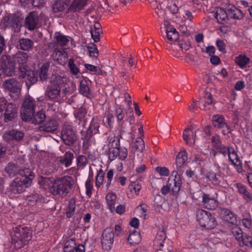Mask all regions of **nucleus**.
<instances>
[{
  "label": "nucleus",
  "instance_id": "58836bf2",
  "mask_svg": "<svg viewBox=\"0 0 252 252\" xmlns=\"http://www.w3.org/2000/svg\"><path fill=\"white\" fill-rule=\"evenodd\" d=\"M33 45V42L29 38H22L19 40V48L24 51H27Z\"/></svg>",
  "mask_w": 252,
  "mask_h": 252
},
{
  "label": "nucleus",
  "instance_id": "f3484780",
  "mask_svg": "<svg viewBox=\"0 0 252 252\" xmlns=\"http://www.w3.org/2000/svg\"><path fill=\"white\" fill-rule=\"evenodd\" d=\"M38 14L36 12H31L26 18L25 26L30 30H34L37 24Z\"/></svg>",
  "mask_w": 252,
  "mask_h": 252
},
{
  "label": "nucleus",
  "instance_id": "a19ab883",
  "mask_svg": "<svg viewBox=\"0 0 252 252\" xmlns=\"http://www.w3.org/2000/svg\"><path fill=\"white\" fill-rule=\"evenodd\" d=\"M7 65L6 64L2 65V71L4 74L9 76H11L14 74L15 66L13 63H9Z\"/></svg>",
  "mask_w": 252,
  "mask_h": 252
},
{
  "label": "nucleus",
  "instance_id": "774afa93",
  "mask_svg": "<svg viewBox=\"0 0 252 252\" xmlns=\"http://www.w3.org/2000/svg\"><path fill=\"white\" fill-rule=\"evenodd\" d=\"M213 145L217 149L221 148V142L218 136H215L212 138Z\"/></svg>",
  "mask_w": 252,
  "mask_h": 252
},
{
  "label": "nucleus",
  "instance_id": "1a4fd4ad",
  "mask_svg": "<svg viewBox=\"0 0 252 252\" xmlns=\"http://www.w3.org/2000/svg\"><path fill=\"white\" fill-rule=\"evenodd\" d=\"M182 180L180 175L177 171H174L169 178L168 183L173 193H177L182 185Z\"/></svg>",
  "mask_w": 252,
  "mask_h": 252
},
{
  "label": "nucleus",
  "instance_id": "13d9d810",
  "mask_svg": "<svg viewBox=\"0 0 252 252\" xmlns=\"http://www.w3.org/2000/svg\"><path fill=\"white\" fill-rule=\"evenodd\" d=\"M75 210V200L72 199L70 200L68 206L67 211L66 212L67 216L70 218L72 216Z\"/></svg>",
  "mask_w": 252,
  "mask_h": 252
},
{
  "label": "nucleus",
  "instance_id": "864d4df0",
  "mask_svg": "<svg viewBox=\"0 0 252 252\" xmlns=\"http://www.w3.org/2000/svg\"><path fill=\"white\" fill-rule=\"evenodd\" d=\"M232 233L236 239L237 240L238 242H241L244 237V236L242 235L241 229L239 227L235 226L232 228Z\"/></svg>",
  "mask_w": 252,
  "mask_h": 252
},
{
  "label": "nucleus",
  "instance_id": "de8ad7c7",
  "mask_svg": "<svg viewBox=\"0 0 252 252\" xmlns=\"http://www.w3.org/2000/svg\"><path fill=\"white\" fill-rule=\"evenodd\" d=\"M75 241L73 239L67 240L64 243L63 247L64 252H72L71 251L75 247Z\"/></svg>",
  "mask_w": 252,
  "mask_h": 252
},
{
  "label": "nucleus",
  "instance_id": "a18cd8bd",
  "mask_svg": "<svg viewBox=\"0 0 252 252\" xmlns=\"http://www.w3.org/2000/svg\"><path fill=\"white\" fill-rule=\"evenodd\" d=\"M104 172L102 169H99L97 171L95 177V186L98 188L103 184L104 182Z\"/></svg>",
  "mask_w": 252,
  "mask_h": 252
},
{
  "label": "nucleus",
  "instance_id": "2f4dec72",
  "mask_svg": "<svg viewBox=\"0 0 252 252\" xmlns=\"http://www.w3.org/2000/svg\"><path fill=\"white\" fill-rule=\"evenodd\" d=\"M188 159L187 153L185 150L181 151L177 156L176 164L177 167L181 168Z\"/></svg>",
  "mask_w": 252,
  "mask_h": 252
},
{
  "label": "nucleus",
  "instance_id": "6ab92c4d",
  "mask_svg": "<svg viewBox=\"0 0 252 252\" xmlns=\"http://www.w3.org/2000/svg\"><path fill=\"white\" fill-rule=\"evenodd\" d=\"M24 135V133L21 131L16 130H12L5 132L3 136V137L6 141H10L12 140L19 141L23 139Z\"/></svg>",
  "mask_w": 252,
  "mask_h": 252
},
{
  "label": "nucleus",
  "instance_id": "0e129e2a",
  "mask_svg": "<svg viewBox=\"0 0 252 252\" xmlns=\"http://www.w3.org/2000/svg\"><path fill=\"white\" fill-rule=\"evenodd\" d=\"M156 170L161 176H167L169 174L168 169L165 167H157Z\"/></svg>",
  "mask_w": 252,
  "mask_h": 252
},
{
  "label": "nucleus",
  "instance_id": "f257e3e1",
  "mask_svg": "<svg viewBox=\"0 0 252 252\" xmlns=\"http://www.w3.org/2000/svg\"><path fill=\"white\" fill-rule=\"evenodd\" d=\"M38 181L40 186L47 185L50 192L54 195L62 197L67 195L72 186V178L68 176L56 178L40 177Z\"/></svg>",
  "mask_w": 252,
  "mask_h": 252
},
{
  "label": "nucleus",
  "instance_id": "473e14b6",
  "mask_svg": "<svg viewBox=\"0 0 252 252\" xmlns=\"http://www.w3.org/2000/svg\"><path fill=\"white\" fill-rule=\"evenodd\" d=\"M250 61V59L245 54H240L235 57V62L241 68H244Z\"/></svg>",
  "mask_w": 252,
  "mask_h": 252
},
{
  "label": "nucleus",
  "instance_id": "4c0bfd02",
  "mask_svg": "<svg viewBox=\"0 0 252 252\" xmlns=\"http://www.w3.org/2000/svg\"><path fill=\"white\" fill-rule=\"evenodd\" d=\"M141 241L140 234L138 232L134 231L131 233L128 238L127 242L130 245H135L139 244Z\"/></svg>",
  "mask_w": 252,
  "mask_h": 252
},
{
  "label": "nucleus",
  "instance_id": "052dcab7",
  "mask_svg": "<svg viewBox=\"0 0 252 252\" xmlns=\"http://www.w3.org/2000/svg\"><path fill=\"white\" fill-rule=\"evenodd\" d=\"M88 49L90 53V56L96 57L98 55V50L96 46L92 43L89 45Z\"/></svg>",
  "mask_w": 252,
  "mask_h": 252
},
{
  "label": "nucleus",
  "instance_id": "7c9ffc66",
  "mask_svg": "<svg viewBox=\"0 0 252 252\" xmlns=\"http://www.w3.org/2000/svg\"><path fill=\"white\" fill-rule=\"evenodd\" d=\"M29 56L26 52L19 51L18 52L14 57V61L21 66H24V64L26 63L28 61Z\"/></svg>",
  "mask_w": 252,
  "mask_h": 252
},
{
  "label": "nucleus",
  "instance_id": "37998d69",
  "mask_svg": "<svg viewBox=\"0 0 252 252\" xmlns=\"http://www.w3.org/2000/svg\"><path fill=\"white\" fill-rule=\"evenodd\" d=\"M6 172L9 174L10 176H14L16 173H20L18 167L14 163H10L8 164L5 168ZM22 170V171H23Z\"/></svg>",
  "mask_w": 252,
  "mask_h": 252
},
{
  "label": "nucleus",
  "instance_id": "6e6552de",
  "mask_svg": "<svg viewBox=\"0 0 252 252\" xmlns=\"http://www.w3.org/2000/svg\"><path fill=\"white\" fill-rule=\"evenodd\" d=\"M114 234L111 228L105 229L102 233L101 243L102 248L105 250L111 249L114 242Z\"/></svg>",
  "mask_w": 252,
  "mask_h": 252
},
{
  "label": "nucleus",
  "instance_id": "412c9836",
  "mask_svg": "<svg viewBox=\"0 0 252 252\" xmlns=\"http://www.w3.org/2000/svg\"><path fill=\"white\" fill-rule=\"evenodd\" d=\"M228 17L241 20L243 18V12L234 5H229L227 7Z\"/></svg>",
  "mask_w": 252,
  "mask_h": 252
},
{
  "label": "nucleus",
  "instance_id": "cd10ccee",
  "mask_svg": "<svg viewBox=\"0 0 252 252\" xmlns=\"http://www.w3.org/2000/svg\"><path fill=\"white\" fill-rule=\"evenodd\" d=\"M53 57L54 60L61 63L66 61L67 54L63 49L62 50L55 49L53 54Z\"/></svg>",
  "mask_w": 252,
  "mask_h": 252
},
{
  "label": "nucleus",
  "instance_id": "603ef678",
  "mask_svg": "<svg viewBox=\"0 0 252 252\" xmlns=\"http://www.w3.org/2000/svg\"><path fill=\"white\" fill-rule=\"evenodd\" d=\"M114 115L119 125H120L125 118V113L123 109L121 107L116 108Z\"/></svg>",
  "mask_w": 252,
  "mask_h": 252
},
{
  "label": "nucleus",
  "instance_id": "423d86ee",
  "mask_svg": "<svg viewBox=\"0 0 252 252\" xmlns=\"http://www.w3.org/2000/svg\"><path fill=\"white\" fill-rule=\"evenodd\" d=\"M34 105V101L32 98L28 97L25 99L21 113L22 119L24 121H30L31 116L33 115Z\"/></svg>",
  "mask_w": 252,
  "mask_h": 252
},
{
  "label": "nucleus",
  "instance_id": "7ed1b4c3",
  "mask_svg": "<svg viewBox=\"0 0 252 252\" xmlns=\"http://www.w3.org/2000/svg\"><path fill=\"white\" fill-rule=\"evenodd\" d=\"M32 239L30 230L25 227H16L11 235L12 242L16 249H19L26 245Z\"/></svg>",
  "mask_w": 252,
  "mask_h": 252
},
{
  "label": "nucleus",
  "instance_id": "3c124183",
  "mask_svg": "<svg viewBox=\"0 0 252 252\" xmlns=\"http://www.w3.org/2000/svg\"><path fill=\"white\" fill-rule=\"evenodd\" d=\"M120 152V147H115L109 148V153L108 157L111 161L116 159L119 156Z\"/></svg>",
  "mask_w": 252,
  "mask_h": 252
},
{
  "label": "nucleus",
  "instance_id": "0eeeda50",
  "mask_svg": "<svg viewBox=\"0 0 252 252\" xmlns=\"http://www.w3.org/2000/svg\"><path fill=\"white\" fill-rule=\"evenodd\" d=\"M212 124L214 127L218 128H221L222 133L225 135L230 133L231 131L230 126L225 122L224 117L220 115H216L213 116Z\"/></svg>",
  "mask_w": 252,
  "mask_h": 252
},
{
  "label": "nucleus",
  "instance_id": "c03bdc74",
  "mask_svg": "<svg viewBox=\"0 0 252 252\" xmlns=\"http://www.w3.org/2000/svg\"><path fill=\"white\" fill-rule=\"evenodd\" d=\"M99 127V120L97 118H94L90 125L89 130L92 134H96L98 132Z\"/></svg>",
  "mask_w": 252,
  "mask_h": 252
},
{
  "label": "nucleus",
  "instance_id": "680f3d73",
  "mask_svg": "<svg viewBox=\"0 0 252 252\" xmlns=\"http://www.w3.org/2000/svg\"><path fill=\"white\" fill-rule=\"evenodd\" d=\"M85 66L87 69L94 73H97L99 74L101 72V70H100V68H98L97 67L94 65L86 63L85 64Z\"/></svg>",
  "mask_w": 252,
  "mask_h": 252
},
{
  "label": "nucleus",
  "instance_id": "5fc2aeb1",
  "mask_svg": "<svg viewBox=\"0 0 252 252\" xmlns=\"http://www.w3.org/2000/svg\"><path fill=\"white\" fill-rule=\"evenodd\" d=\"M180 0H173L168 5V8L170 12L173 14L177 13L178 11L180 4L179 1Z\"/></svg>",
  "mask_w": 252,
  "mask_h": 252
},
{
  "label": "nucleus",
  "instance_id": "9b49d317",
  "mask_svg": "<svg viewBox=\"0 0 252 252\" xmlns=\"http://www.w3.org/2000/svg\"><path fill=\"white\" fill-rule=\"evenodd\" d=\"M20 77L22 78L27 77V79L32 83L34 84L37 81V73L35 71L29 70L27 66H20Z\"/></svg>",
  "mask_w": 252,
  "mask_h": 252
},
{
  "label": "nucleus",
  "instance_id": "e433bc0d",
  "mask_svg": "<svg viewBox=\"0 0 252 252\" xmlns=\"http://www.w3.org/2000/svg\"><path fill=\"white\" fill-rule=\"evenodd\" d=\"M66 7V4L64 0H55L52 4L54 12H59L63 11Z\"/></svg>",
  "mask_w": 252,
  "mask_h": 252
},
{
  "label": "nucleus",
  "instance_id": "79ce46f5",
  "mask_svg": "<svg viewBox=\"0 0 252 252\" xmlns=\"http://www.w3.org/2000/svg\"><path fill=\"white\" fill-rule=\"evenodd\" d=\"M210 134L209 127L206 126L204 131L197 129L195 131L193 135H194V138L196 140V143L197 144L198 140L202 139L204 138L206 136L209 135Z\"/></svg>",
  "mask_w": 252,
  "mask_h": 252
},
{
  "label": "nucleus",
  "instance_id": "ea45409f",
  "mask_svg": "<svg viewBox=\"0 0 252 252\" xmlns=\"http://www.w3.org/2000/svg\"><path fill=\"white\" fill-rule=\"evenodd\" d=\"M79 91L83 95L88 96L90 94V89L88 86L87 80L86 79H83L80 83Z\"/></svg>",
  "mask_w": 252,
  "mask_h": 252
},
{
  "label": "nucleus",
  "instance_id": "aec40b11",
  "mask_svg": "<svg viewBox=\"0 0 252 252\" xmlns=\"http://www.w3.org/2000/svg\"><path fill=\"white\" fill-rule=\"evenodd\" d=\"M145 148V144L143 140L140 137L136 138L135 142L132 146L131 151L136 154L138 156H140Z\"/></svg>",
  "mask_w": 252,
  "mask_h": 252
},
{
  "label": "nucleus",
  "instance_id": "2eb2a0df",
  "mask_svg": "<svg viewBox=\"0 0 252 252\" xmlns=\"http://www.w3.org/2000/svg\"><path fill=\"white\" fill-rule=\"evenodd\" d=\"M223 219L229 223L236 224L240 223V219L231 211L228 209L222 210Z\"/></svg>",
  "mask_w": 252,
  "mask_h": 252
},
{
  "label": "nucleus",
  "instance_id": "39448f33",
  "mask_svg": "<svg viewBox=\"0 0 252 252\" xmlns=\"http://www.w3.org/2000/svg\"><path fill=\"white\" fill-rule=\"evenodd\" d=\"M220 152L224 156L227 155L229 160L235 166L237 171L240 173L242 172L243 168L242 162L233 147H221L220 150Z\"/></svg>",
  "mask_w": 252,
  "mask_h": 252
},
{
  "label": "nucleus",
  "instance_id": "69168bd1",
  "mask_svg": "<svg viewBox=\"0 0 252 252\" xmlns=\"http://www.w3.org/2000/svg\"><path fill=\"white\" fill-rule=\"evenodd\" d=\"M92 38L94 42H97L100 39V34L102 32L91 29L90 31Z\"/></svg>",
  "mask_w": 252,
  "mask_h": 252
},
{
  "label": "nucleus",
  "instance_id": "72a5a7b5",
  "mask_svg": "<svg viewBox=\"0 0 252 252\" xmlns=\"http://www.w3.org/2000/svg\"><path fill=\"white\" fill-rule=\"evenodd\" d=\"M15 26L17 27H18V24L14 22L9 16L4 17L0 22V28L1 29L14 27Z\"/></svg>",
  "mask_w": 252,
  "mask_h": 252
},
{
  "label": "nucleus",
  "instance_id": "f03ea898",
  "mask_svg": "<svg viewBox=\"0 0 252 252\" xmlns=\"http://www.w3.org/2000/svg\"><path fill=\"white\" fill-rule=\"evenodd\" d=\"M21 177L14 179L10 187V190L14 194L23 192L25 189L31 184L32 178V172L28 168L20 171Z\"/></svg>",
  "mask_w": 252,
  "mask_h": 252
},
{
  "label": "nucleus",
  "instance_id": "09e8293b",
  "mask_svg": "<svg viewBox=\"0 0 252 252\" xmlns=\"http://www.w3.org/2000/svg\"><path fill=\"white\" fill-rule=\"evenodd\" d=\"M72 158L73 155L70 152H66L61 160V162L65 167H68L71 164Z\"/></svg>",
  "mask_w": 252,
  "mask_h": 252
},
{
  "label": "nucleus",
  "instance_id": "338daca9",
  "mask_svg": "<svg viewBox=\"0 0 252 252\" xmlns=\"http://www.w3.org/2000/svg\"><path fill=\"white\" fill-rule=\"evenodd\" d=\"M241 242L245 245L252 247V237L248 235L244 236Z\"/></svg>",
  "mask_w": 252,
  "mask_h": 252
},
{
  "label": "nucleus",
  "instance_id": "b1692460",
  "mask_svg": "<svg viewBox=\"0 0 252 252\" xmlns=\"http://www.w3.org/2000/svg\"><path fill=\"white\" fill-rule=\"evenodd\" d=\"M60 87L52 84L48 87L46 92V94L49 98L55 99L60 95Z\"/></svg>",
  "mask_w": 252,
  "mask_h": 252
},
{
  "label": "nucleus",
  "instance_id": "8fccbe9b",
  "mask_svg": "<svg viewBox=\"0 0 252 252\" xmlns=\"http://www.w3.org/2000/svg\"><path fill=\"white\" fill-rule=\"evenodd\" d=\"M141 189V186L140 184L136 182H132L128 187V189L131 192L132 194L136 195L139 194Z\"/></svg>",
  "mask_w": 252,
  "mask_h": 252
},
{
  "label": "nucleus",
  "instance_id": "a211bd4d",
  "mask_svg": "<svg viewBox=\"0 0 252 252\" xmlns=\"http://www.w3.org/2000/svg\"><path fill=\"white\" fill-rule=\"evenodd\" d=\"M88 0H73L68 8V11L75 12L80 11L87 5Z\"/></svg>",
  "mask_w": 252,
  "mask_h": 252
},
{
  "label": "nucleus",
  "instance_id": "c85d7f7f",
  "mask_svg": "<svg viewBox=\"0 0 252 252\" xmlns=\"http://www.w3.org/2000/svg\"><path fill=\"white\" fill-rule=\"evenodd\" d=\"M55 38L58 44L61 46H67L70 42L69 37L64 35L60 32H56Z\"/></svg>",
  "mask_w": 252,
  "mask_h": 252
},
{
  "label": "nucleus",
  "instance_id": "f704fd0d",
  "mask_svg": "<svg viewBox=\"0 0 252 252\" xmlns=\"http://www.w3.org/2000/svg\"><path fill=\"white\" fill-rule=\"evenodd\" d=\"M237 187L239 193L243 195V198L248 202L252 201V194L250 193L246 187L241 184H237Z\"/></svg>",
  "mask_w": 252,
  "mask_h": 252
},
{
  "label": "nucleus",
  "instance_id": "9d476101",
  "mask_svg": "<svg viewBox=\"0 0 252 252\" xmlns=\"http://www.w3.org/2000/svg\"><path fill=\"white\" fill-rule=\"evenodd\" d=\"M4 89L11 93H19L21 89V84L14 78L5 80L3 83Z\"/></svg>",
  "mask_w": 252,
  "mask_h": 252
},
{
  "label": "nucleus",
  "instance_id": "4d7b16f0",
  "mask_svg": "<svg viewBox=\"0 0 252 252\" xmlns=\"http://www.w3.org/2000/svg\"><path fill=\"white\" fill-rule=\"evenodd\" d=\"M48 66L46 64L41 66L40 70L39 77L42 81H44L47 78Z\"/></svg>",
  "mask_w": 252,
  "mask_h": 252
},
{
  "label": "nucleus",
  "instance_id": "49530a36",
  "mask_svg": "<svg viewBox=\"0 0 252 252\" xmlns=\"http://www.w3.org/2000/svg\"><path fill=\"white\" fill-rule=\"evenodd\" d=\"M108 146L109 148L120 147V141L118 137L113 134L109 135L108 138Z\"/></svg>",
  "mask_w": 252,
  "mask_h": 252
},
{
  "label": "nucleus",
  "instance_id": "5701e85b",
  "mask_svg": "<svg viewBox=\"0 0 252 252\" xmlns=\"http://www.w3.org/2000/svg\"><path fill=\"white\" fill-rule=\"evenodd\" d=\"M214 16L218 23L223 24L226 22L227 20L228 17V11L227 10L226 12L221 8H218L214 14Z\"/></svg>",
  "mask_w": 252,
  "mask_h": 252
},
{
  "label": "nucleus",
  "instance_id": "c756f323",
  "mask_svg": "<svg viewBox=\"0 0 252 252\" xmlns=\"http://www.w3.org/2000/svg\"><path fill=\"white\" fill-rule=\"evenodd\" d=\"M116 199L117 196L113 193H108L106 196L107 204L111 213L115 211Z\"/></svg>",
  "mask_w": 252,
  "mask_h": 252
},
{
  "label": "nucleus",
  "instance_id": "a878e982",
  "mask_svg": "<svg viewBox=\"0 0 252 252\" xmlns=\"http://www.w3.org/2000/svg\"><path fill=\"white\" fill-rule=\"evenodd\" d=\"M46 118L45 113L43 111H39L31 116L30 121L34 125H39L44 122Z\"/></svg>",
  "mask_w": 252,
  "mask_h": 252
},
{
  "label": "nucleus",
  "instance_id": "6e6d98bb",
  "mask_svg": "<svg viewBox=\"0 0 252 252\" xmlns=\"http://www.w3.org/2000/svg\"><path fill=\"white\" fill-rule=\"evenodd\" d=\"M136 213L140 217L145 219L147 215V207L146 205L138 206L136 209Z\"/></svg>",
  "mask_w": 252,
  "mask_h": 252
},
{
  "label": "nucleus",
  "instance_id": "393cba45",
  "mask_svg": "<svg viewBox=\"0 0 252 252\" xmlns=\"http://www.w3.org/2000/svg\"><path fill=\"white\" fill-rule=\"evenodd\" d=\"M193 134L194 132L189 128H186L183 132V139L189 145L191 146L196 143V140Z\"/></svg>",
  "mask_w": 252,
  "mask_h": 252
},
{
  "label": "nucleus",
  "instance_id": "c9c22d12",
  "mask_svg": "<svg viewBox=\"0 0 252 252\" xmlns=\"http://www.w3.org/2000/svg\"><path fill=\"white\" fill-rule=\"evenodd\" d=\"M58 123L55 120H50L42 126L43 130L47 132H53L57 129Z\"/></svg>",
  "mask_w": 252,
  "mask_h": 252
},
{
  "label": "nucleus",
  "instance_id": "e2e57ef3",
  "mask_svg": "<svg viewBox=\"0 0 252 252\" xmlns=\"http://www.w3.org/2000/svg\"><path fill=\"white\" fill-rule=\"evenodd\" d=\"M114 177V170L113 169H110L107 171L106 174V186L107 188L110 186L112 179Z\"/></svg>",
  "mask_w": 252,
  "mask_h": 252
},
{
  "label": "nucleus",
  "instance_id": "4468645a",
  "mask_svg": "<svg viewBox=\"0 0 252 252\" xmlns=\"http://www.w3.org/2000/svg\"><path fill=\"white\" fill-rule=\"evenodd\" d=\"M164 25L167 39L171 41H176L179 38V34L175 28L167 21L164 22Z\"/></svg>",
  "mask_w": 252,
  "mask_h": 252
},
{
  "label": "nucleus",
  "instance_id": "f8f14e48",
  "mask_svg": "<svg viewBox=\"0 0 252 252\" xmlns=\"http://www.w3.org/2000/svg\"><path fill=\"white\" fill-rule=\"evenodd\" d=\"M62 138L65 144L70 145L76 140L74 131L70 127L63 128L62 131Z\"/></svg>",
  "mask_w": 252,
  "mask_h": 252
},
{
  "label": "nucleus",
  "instance_id": "4be33fe9",
  "mask_svg": "<svg viewBox=\"0 0 252 252\" xmlns=\"http://www.w3.org/2000/svg\"><path fill=\"white\" fill-rule=\"evenodd\" d=\"M68 81V79L65 75H61L58 74L53 75L50 79V82L52 85H58L60 87L66 84Z\"/></svg>",
  "mask_w": 252,
  "mask_h": 252
},
{
  "label": "nucleus",
  "instance_id": "ddd939ff",
  "mask_svg": "<svg viewBox=\"0 0 252 252\" xmlns=\"http://www.w3.org/2000/svg\"><path fill=\"white\" fill-rule=\"evenodd\" d=\"M5 106L4 119L5 122H8L11 121L16 117L17 109L15 105L12 103H6L3 107H5Z\"/></svg>",
  "mask_w": 252,
  "mask_h": 252
},
{
  "label": "nucleus",
  "instance_id": "20e7f679",
  "mask_svg": "<svg viewBox=\"0 0 252 252\" xmlns=\"http://www.w3.org/2000/svg\"><path fill=\"white\" fill-rule=\"evenodd\" d=\"M196 218L200 226L207 229H213L217 225L215 217L206 211L199 210L196 213Z\"/></svg>",
  "mask_w": 252,
  "mask_h": 252
},
{
  "label": "nucleus",
  "instance_id": "bb28decb",
  "mask_svg": "<svg viewBox=\"0 0 252 252\" xmlns=\"http://www.w3.org/2000/svg\"><path fill=\"white\" fill-rule=\"evenodd\" d=\"M166 239V235L163 231L160 230L157 234L156 239L154 241V246L157 247V250H161V248L163 246L164 241Z\"/></svg>",
  "mask_w": 252,
  "mask_h": 252
},
{
  "label": "nucleus",
  "instance_id": "dca6fc26",
  "mask_svg": "<svg viewBox=\"0 0 252 252\" xmlns=\"http://www.w3.org/2000/svg\"><path fill=\"white\" fill-rule=\"evenodd\" d=\"M202 205L208 209H215L218 205L217 200L213 197H210L207 194L203 193L202 196Z\"/></svg>",
  "mask_w": 252,
  "mask_h": 252
},
{
  "label": "nucleus",
  "instance_id": "bf43d9fd",
  "mask_svg": "<svg viewBox=\"0 0 252 252\" xmlns=\"http://www.w3.org/2000/svg\"><path fill=\"white\" fill-rule=\"evenodd\" d=\"M92 181H90V180H87L85 183V187H86V195L90 197L92 194V190L93 189V185L92 183Z\"/></svg>",
  "mask_w": 252,
  "mask_h": 252
}]
</instances>
